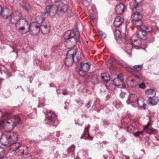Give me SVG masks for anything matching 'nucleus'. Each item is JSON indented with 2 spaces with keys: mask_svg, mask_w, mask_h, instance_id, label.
Wrapping results in <instances>:
<instances>
[{
  "mask_svg": "<svg viewBox=\"0 0 159 159\" xmlns=\"http://www.w3.org/2000/svg\"><path fill=\"white\" fill-rule=\"evenodd\" d=\"M11 76V75L9 74H7V78H9Z\"/></svg>",
  "mask_w": 159,
  "mask_h": 159,
  "instance_id": "bf43d9fd",
  "label": "nucleus"
},
{
  "mask_svg": "<svg viewBox=\"0 0 159 159\" xmlns=\"http://www.w3.org/2000/svg\"><path fill=\"white\" fill-rule=\"evenodd\" d=\"M21 119L17 115L12 116L6 120H2L0 121V129H3L6 131L13 129L17 124L20 123Z\"/></svg>",
  "mask_w": 159,
  "mask_h": 159,
  "instance_id": "f03ea898",
  "label": "nucleus"
},
{
  "mask_svg": "<svg viewBox=\"0 0 159 159\" xmlns=\"http://www.w3.org/2000/svg\"><path fill=\"white\" fill-rule=\"evenodd\" d=\"M133 24L135 25L137 27L140 28L142 29L143 26V23L141 20L136 21H135L133 22Z\"/></svg>",
  "mask_w": 159,
  "mask_h": 159,
  "instance_id": "cd10ccee",
  "label": "nucleus"
},
{
  "mask_svg": "<svg viewBox=\"0 0 159 159\" xmlns=\"http://www.w3.org/2000/svg\"><path fill=\"white\" fill-rule=\"evenodd\" d=\"M44 57H46V56H47V55H44Z\"/></svg>",
  "mask_w": 159,
  "mask_h": 159,
  "instance_id": "338daca9",
  "label": "nucleus"
},
{
  "mask_svg": "<svg viewBox=\"0 0 159 159\" xmlns=\"http://www.w3.org/2000/svg\"><path fill=\"white\" fill-rule=\"evenodd\" d=\"M97 111L99 113L100 111V110L99 109H98L97 110Z\"/></svg>",
  "mask_w": 159,
  "mask_h": 159,
  "instance_id": "0e129e2a",
  "label": "nucleus"
},
{
  "mask_svg": "<svg viewBox=\"0 0 159 159\" xmlns=\"http://www.w3.org/2000/svg\"><path fill=\"white\" fill-rule=\"evenodd\" d=\"M143 99H140L137 102V104L138 106L141 108H143L144 109H146V104L143 102Z\"/></svg>",
  "mask_w": 159,
  "mask_h": 159,
  "instance_id": "bb28decb",
  "label": "nucleus"
},
{
  "mask_svg": "<svg viewBox=\"0 0 159 159\" xmlns=\"http://www.w3.org/2000/svg\"><path fill=\"white\" fill-rule=\"evenodd\" d=\"M84 135H85L84 133L80 137V139H86V137H84Z\"/></svg>",
  "mask_w": 159,
  "mask_h": 159,
  "instance_id": "603ef678",
  "label": "nucleus"
},
{
  "mask_svg": "<svg viewBox=\"0 0 159 159\" xmlns=\"http://www.w3.org/2000/svg\"><path fill=\"white\" fill-rule=\"evenodd\" d=\"M58 89H57V93L58 94Z\"/></svg>",
  "mask_w": 159,
  "mask_h": 159,
  "instance_id": "69168bd1",
  "label": "nucleus"
},
{
  "mask_svg": "<svg viewBox=\"0 0 159 159\" xmlns=\"http://www.w3.org/2000/svg\"><path fill=\"white\" fill-rule=\"evenodd\" d=\"M12 147L14 149L15 154L21 156L22 159H31L30 154L27 152L26 146H22L20 143L17 142L13 145Z\"/></svg>",
  "mask_w": 159,
  "mask_h": 159,
  "instance_id": "39448f33",
  "label": "nucleus"
},
{
  "mask_svg": "<svg viewBox=\"0 0 159 159\" xmlns=\"http://www.w3.org/2000/svg\"><path fill=\"white\" fill-rule=\"evenodd\" d=\"M133 126L131 125H129L126 127V129L128 132H130Z\"/></svg>",
  "mask_w": 159,
  "mask_h": 159,
  "instance_id": "37998d69",
  "label": "nucleus"
},
{
  "mask_svg": "<svg viewBox=\"0 0 159 159\" xmlns=\"http://www.w3.org/2000/svg\"><path fill=\"white\" fill-rule=\"evenodd\" d=\"M56 8V14L61 16L67 11L68 6L64 3L61 2L59 4L58 6H57Z\"/></svg>",
  "mask_w": 159,
  "mask_h": 159,
  "instance_id": "1a4fd4ad",
  "label": "nucleus"
},
{
  "mask_svg": "<svg viewBox=\"0 0 159 159\" xmlns=\"http://www.w3.org/2000/svg\"><path fill=\"white\" fill-rule=\"evenodd\" d=\"M125 69L126 71L132 74L134 73V71L133 67H130V66H127L125 67Z\"/></svg>",
  "mask_w": 159,
  "mask_h": 159,
  "instance_id": "4c0bfd02",
  "label": "nucleus"
},
{
  "mask_svg": "<svg viewBox=\"0 0 159 159\" xmlns=\"http://www.w3.org/2000/svg\"><path fill=\"white\" fill-rule=\"evenodd\" d=\"M28 22L26 19L22 18L19 19L15 25L16 30L19 32L23 31L28 26Z\"/></svg>",
  "mask_w": 159,
  "mask_h": 159,
  "instance_id": "6e6552de",
  "label": "nucleus"
},
{
  "mask_svg": "<svg viewBox=\"0 0 159 159\" xmlns=\"http://www.w3.org/2000/svg\"><path fill=\"white\" fill-rule=\"evenodd\" d=\"M142 29L147 33V32H150L152 30V27L147 25L143 26Z\"/></svg>",
  "mask_w": 159,
  "mask_h": 159,
  "instance_id": "473e14b6",
  "label": "nucleus"
},
{
  "mask_svg": "<svg viewBox=\"0 0 159 159\" xmlns=\"http://www.w3.org/2000/svg\"><path fill=\"white\" fill-rule=\"evenodd\" d=\"M40 24L38 22H32L30 25H28V30L30 32L32 35L37 34L40 30Z\"/></svg>",
  "mask_w": 159,
  "mask_h": 159,
  "instance_id": "0eeeda50",
  "label": "nucleus"
},
{
  "mask_svg": "<svg viewBox=\"0 0 159 159\" xmlns=\"http://www.w3.org/2000/svg\"><path fill=\"white\" fill-rule=\"evenodd\" d=\"M135 77L138 79H140L141 78V75L139 72L134 71V73H133Z\"/></svg>",
  "mask_w": 159,
  "mask_h": 159,
  "instance_id": "e433bc0d",
  "label": "nucleus"
},
{
  "mask_svg": "<svg viewBox=\"0 0 159 159\" xmlns=\"http://www.w3.org/2000/svg\"><path fill=\"white\" fill-rule=\"evenodd\" d=\"M10 116V114L6 112L3 113L2 111H0V120L2 118L7 119Z\"/></svg>",
  "mask_w": 159,
  "mask_h": 159,
  "instance_id": "2f4dec72",
  "label": "nucleus"
},
{
  "mask_svg": "<svg viewBox=\"0 0 159 159\" xmlns=\"http://www.w3.org/2000/svg\"><path fill=\"white\" fill-rule=\"evenodd\" d=\"M143 133V131H137L134 133V135L136 137H138L139 135L142 134Z\"/></svg>",
  "mask_w": 159,
  "mask_h": 159,
  "instance_id": "79ce46f5",
  "label": "nucleus"
},
{
  "mask_svg": "<svg viewBox=\"0 0 159 159\" xmlns=\"http://www.w3.org/2000/svg\"><path fill=\"white\" fill-rule=\"evenodd\" d=\"M68 13H69V15H68L69 16H71L73 15V13H72V11L71 10H69L68 11Z\"/></svg>",
  "mask_w": 159,
  "mask_h": 159,
  "instance_id": "49530a36",
  "label": "nucleus"
},
{
  "mask_svg": "<svg viewBox=\"0 0 159 159\" xmlns=\"http://www.w3.org/2000/svg\"><path fill=\"white\" fill-rule=\"evenodd\" d=\"M46 11L43 12L41 14L42 16L46 15L48 16L50 14H56V10H55V7L53 5H49L46 8Z\"/></svg>",
  "mask_w": 159,
  "mask_h": 159,
  "instance_id": "9b49d317",
  "label": "nucleus"
},
{
  "mask_svg": "<svg viewBox=\"0 0 159 159\" xmlns=\"http://www.w3.org/2000/svg\"><path fill=\"white\" fill-rule=\"evenodd\" d=\"M130 40L133 45L134 46L139 47L141 44V41L138 39V37L136 35H134L131 36Z\"/></svg>",
  "mask_w": 159,
  "mask_h": 159,
  "instance_id": "4468645a",
  "label": "nucleus"
},
{
  "mask_svg": "<svg viewBox=\"0 0 159 159\" xmlns=\"http://www.w3.org/2000/svg\"><path fill=\"white\" fill-rule=\"evenodd\" d=\"M124 80L123 77L121 75H118L113 80L115 85L120 88H125V85L123 84Z\"/></svg>",
  "mask_w": 159,
  "mask_h": 159,
  "instance_id": "f8f14e48",
  "label": "nucleus"
},
{
  "mask_svg": "<svg viewBox=\"0 0 159 159\" xmlns=\"http://www.w3.org/2000/svg\"><path fill=\"white\" fill-rule=\"evenodd\" d=\"M101 77L103 80L107 82L110 80V76L109 74L107 73H103L101 74Z\"/></svg>",
  "mask_w": 159,
  "mask_h": 159,
  "instance_id": "b1692460",
  "label": "nucleus"
},
{
  "mask_svg": "<svg viewBox=\"0 0 159 159\" xmlns=\"http://www.w3.org/2000/svg\"><path fill=\"white\" fill-rule=\"evenodd\" d=\"M79 36L80 33L77 29L67 31L64 35V38L66 40V47L70 50H74L72 49L77 42L79 41Z\"/></svg>",
  "mask_w": 159,
  "mask_h": 159,
  "instance_id": "f257e3e1",
  "label": "nucleus"
},
{
  "mask_svg": "<svg viewBox=\"0 0 159 159\" xmlns=\"http://www.w3.org/2000/svg\"><path fill=\"white\" fill-rule=\"evenodd\" d=\"M137 85L138 86L139 88L142 89H145L146 87L145 84L144 83H141L138 84Z\"/></svg>",
  "mask_w": 159,
  "mask_h": 159,
  "instance_id": "58836bf2",
  "label": "nucleus"
},
{
  "mask_svg": "<svg viewBox=\"0 0 159 159\" xmlns=\"http://www.w3.org/2000/svg\"><path fill=\"white\" fill-rule=\"evenodd\" d=\"M77 65L81 69L84 70L87 72L88 71L90 68V65L88 62L83 63L82 62H81L79 65Z\"/></svg>",
  "mask_w": 159,
  "mask_h": 159,
  "instance_id": "412c9836",
  "label": "nucleus"
},
{
  "mask_svg": "<svg viewBox=\"0 0 159 159\" xmlns=\"http://www.w3.org/2000/svg\"><path fill=\"white\" fill-rule=\"evenodd\" d=\"M90 18L93 21L95 19L93 16H91Z\"/></svg>",
  "mask_w": 159,
  "mask_h": 159,
  "instance_id": "680f3d73",
  "label": "nucleus"
},
{
  "mask_svg": "<svg viewBox=\"0 0 159 159\" xmlns=\"http://www.w3.org/2000/svg\"><path fill=\"white\" fill-rule=\"evenodd\" d=\"M141 152H143V155H144L145 154V151L144 150H141Z\"/></svg>",
  "mask_w": 159,
  "mask_h": 159,
  "instance_id": "13d9d810",
  "label": "nucleus"
},
{
  "mask_svg": "<svg viewBox=\"0 0 159 159\" xmlns=\"http://www.w3.org/2000/svg\"><path fill=\"white\" fill-rule=\"evenodd\" d=\"M87 72L81 69L80 68H79V70L78 71V73L79 75L85 77L86 74Z\"/></svg>",
  "mask_w": 159,
  "mask_h": 159,
  "instance_id": "72a5a7b5",
  "label": "nucleus"
},
{
  "mask_svg": "<svg viewBox=\"0 0 159 159\" xmlns=\"http://www.w3.org/2000/svg\"><path fill=\"white\" fill-rule=\"evenodd\" d=\"M89 126H90V125H89L88 127H86L85 128V129H84V132H85L86 133H87V132H88L89 129Z\"/></svg>",
  "mask_w": 159,
  "mask_h": 159,
  "instance_id": "de8ad7c7",
  "label": "nucleus"
},
{
  "mask_svg": "<svg viewBox=\"0 0 159 159\" xmlns=\"http://www.w3.org/2000/svg\"><path fill=\"white\" fill-rule=\"evenodd\" d=\"M101 37L102 39H105L106 37V35L104 33H102L101 34Z\"/></svg>",
  "mask_w": 159,
  "mask_h": 159,
  "instance_id": "8fccbe9b",
  "label": "nucleus"
},
{
  "mask_svg": "<svg viewBox=\"0 0 159 159\" xmlns=\"http://www.w3.org/2000/svg\"><path fill=\"white\" fill-rule=\"evenodd\" d=\"M50 86L51 87H55L54 84L53 83H51L50 84Z\"/></svg>",
  "mask_w": 159,
  "mask_h": 159,
  "instance_id": "6e6d98bb",
  "label": "nucleus"
},
{
  "mask_svg": "<svg viewBox=\"0 0 159 159\" xmlns=\"http://www.w3.org/2000/svg\"><path fill=\"white\" fill-rule=\"evenodd\" d=\"M151 124L150 122H148L146 125L144 126V129L146 131V130L148 129L149 128H148L149 126Z\"/></svg>",
  "mask_w": 159,
  "mask_h": 159,
  "instance_id": "c03bdc74",
  "label": "nucleus"
},
{
  "mask_svg": "<svg viewBox=\"0 0 159 159\" xmlns=\"http://www.w3.org/2000/svg\"><path fill=\"white\" fill-rule=\"evenodd\" d=\"M18 139L17 134L14 132H11L7 133L6 134H3L0 138V142L2 145L5 146H10L12 149V151H14V149L12 146Z\"/></svg>",
  "mask_w": 159,
  "mask_h": 159,
  "instance_id": "7ed1b4c3",
  "label": "nucleus"
},
{
  "mask_svg": "<svg viewBox=\"0 0 159 159\" xmlns=\"http://www.w3.org/2000/svg\"><path fill=\"white\" fill-rule=\"evenodd\" d=\"M11 16V17L10 19L11 22L16 25L17 21L21 17L22 15L20 12H16L13 13Z\"/></svg>",
  "mask_w": 159,
  "mask_h": 159,
  "instance_id": "ddd939ff",
  "label": "nucleus"
},
{
  "mask_svg": "<svg viewBox=\"0 0 159 159\" xmlns=\"http://www.w3.org/2000/svg\"><path fill=\"white\" fill-rule=\"evenodd\" d=\"M45 121L47 124L55 125L54 123L57 120V115L51 110H47L46 113Z\"/></svg>",
  "mask_w": 159,
  "mask_h": 159,
  "instance_id": "423d86ee",
  "label": "nucleus"
},
{
  "mask_svg": "<svg viewBox=\"0 0 159 159\" xmlns=\"http://www.w3.org/2000/svg\"><path fill=\"white\" fill-rule=\"evenodd\" d=\"M143 66V64L138 65L134 66L133 68L134 71L139 72L142 70Z\"/></svg>",
  "mask_w": 159,
  "mask_h": 159,
  "instance_id": "c85d7f7f",
  "label": "nucleus"
},
{
  "mask_svg": "<svg viewBox=\"0 0 159 159\" xmlns=\"http://www.w3.org/2000/svg\"><path fill=\"white\" fill-rule=\"evenodd\" d=\"M137 35L138 38L142 39L145 40L147 38V33L142 29L137 31Z\"/></svg>",
  "mask_w": 159,
  "mask_h": 159,
  "instance_id": "f3484780",
  "label": "nucleus"
},
{
  "mask_svg": "<svg viewBox=\"0 0 159 159\" xmlns=\"http://www.w3.org/2000/svg\"><path fill=\"white\" fill-rule=\"evenodd\" d=\"M126 52L129 54L130 56L131 55V50L133 48V45L131 42L130 43H127L125 46Z\"/></svg>",
  "mask_w": 159,
  "mask_h": 159,
  "instance_id": "393cba45",
  "label": "nucleus"
},
{
  "mask_svg": "<svg viewBox=\"0 0 159 159\" xmlns=\"http://www.w3.org/2000/svg\"><path fill=\"white\" fill-rule=\"evenodd\" d=\"M125 93L121 92L120 93V96L121 98H124V96H125Z\"/></svg>",
  "mask_w": 159,
  "mask_h": 159,
  "instance_id": "3c124183",
  "label": "nucleus"
},
{
  "mask_svg": "<svg viewBox=\"0 0 159 159\" xmlns=\"http://www.w3.org/2000/svg\"><path fill=\"white\" fill-rule=\"evenodd\" d=\"M108 143V142H107L106 141H103L102 142V143H104L105 144H107V143Z\"/></svg>",
  "mask_w": 159,
  "mask_h": 159,
  "instance_id": "4d7b16f0",
  "label": "nucleus"
},
{
  "mask_svg": "<svg viewBox=\"0 0 159 159\" xmlns=\"http://www.w3.org/2000/svg\"><path fill=\"white\" fill-rule=\"evenodd\" d=\"M148 101L150 104H151L152 105H155L158 102L159 99L157 97L154 96L149 98Z\"/></svg>",
  "mask_w": 159,
  "mask_h": 159,
  "instance_id": "5701e85b",
  "label": "nucleus"
},
{
  "mask_svg": "<svg viewBox=\"0 0 159 159\" xmlns=\"http://www.w3.org/2000/svg\"><path fill=\"white\" fill-rule=\"evenodd\" d=\"M81 56L80 52H78L77 50H69L67 52L66 57L65 60L66 65L70 66L74 62L77 63L81 59Z\"/></svg>",
  "mask_w": 159,
  "mask_h": 159,
  "instance_id": "20e7f679",
  "label": "nucleus"
},
{
  "mask_svg": "<svg viewBox=\"0 0 159 159\" xmlns=\"http://www.w3.org/2000/svg\"><path fill=\"white\" fill-rule=\"evenodd\" d=\"M123 21V18L120 16H118L116 17L114 20V25L116 27H120L122 25Z\"/></svg>",
  "mask_w": 159,
  "mask_h": 159,
  "instance_id": "aec40b11",
  "label": "nucleus"
},
{
  "mask_svg": "<svg viewBox=\"0 0 159 159\" xmlns=\"http://www.w3.org/2000/svg\"><path fill=\"white\" fill-rule=\"evenodd\" d=\"M19 4L20 6L24 9L26 11H29L30 7V5L28 3L22 2V3H20Z\"/></svg>",
  "mask_w": 159,
  "mask_h": 159,
  "instance_id": "a878e982",
  "label": "nucleus"
},
{
  "mask_svg": "<svg viewBox=\"0 0 159 159\" xmlns=\"http://www.w3.org/2000/svg\"><path fill=\"white\" fill-rule=\"evenodd\" d=\"M146 96L150 98L155 95L156 93L154 90L150 89L147 90L145 92Z\"/></svg>",
  "mask_w": 159,
  "mask_h": 159,
  "instance_id": "4be33fe9",
  "label": "nucleus"
},
{
  "mask_svg": "<svg viewBox=\"0 0 159 159\" xmlns=\"http://www.w3.org/2000/svg\"><path fill=\"white\" fill-rule=\"evenodd\" d=\"M5 154V150L2 147H0V157L3 156Z\"/></svg>",
  "mask_w": 159,
  "mask_h": 159,
  "instance_id": "ea45409f",
  "label": "nucleus"
},
{
  "mask_svg": "<svg viewBox=\"0 0 159 159\" xmlns=\"http://www.w3.org/2000/svg\"><path fill=\"white\" fill-rule=\"evenodd\" d=\"M20 0H14V2L16 3H17Z\"/></svg>",
  "mask_w": 159,
  "mask_h": 159,
  "instance_id": "864d4df0",
  "label": "nucleus"
},
{
  "mask_svg": "<svg viewBox=\"0 0 159 159\" xmlns=\"http://www.w3.org/2000/svg\"><path fill=\"white\" fill-rule=\"evenodd\" d=\"M9 10L7 8H2L0 5V16H1L3 18L7 19Z\"/></svg>",
  "mask_w": 159,
  "mask_h": 159,
  "instance_id": "2eb2a0df",
  "label": "nucleus"
},
{
  "mask_svg": "<svg viewBox=\"0 0 159 159\" xmlns=\"http://www.w3.org/2000/svg\"><path fill=\"white\" fill-rule=\"evenodd\" d=\"M75 146L74 145H72L68 149V152H70L71 151L74 152L75 149Z\"/></svg>",
  "mask_w": 159,
  "mask_h": 159,
  "instance_id": "a19ab883",
  "label": "nucleus"
},
{
  "mask_svg": "<svg viewBox=\"0 0 159 159\" xmlns=\"http://www.w3.org/2000/svg\"><path fill=\"white\" fill-rule=\"evenodd\" d=\"M116 86L115 85V83L114 84H111L109 86L107 85V84L105 85V86L108 89V90L110 91H112L115 89L114 86Z\"/></svg>",
  "mask_w": 159,
  "mask_h": 159,
  "instance_id": "c9c22d12",
  "label": "nucleus"
},
{
  "mask_svg": "<svg viewBox=\"0 0 159 159\" xmlns=\"http://www.w3.org/2000/svg\"><path fill=\"white\" fill-rule=\"evenodd\" d=\"M91 106V102L90 101H89L87 104V107L88 108H89Z\"/></svg>",
  "mask_w": 159,
  "mask_h": 159,
  "instance_id": "09e8293b",
  "label": "nucleus"
},
{
  "mask_svg": "<svg viewBox=\"0 0 159 159\" xmlns=\"http://www.w3.org/2000/svg\"><path fill=\"white\" fill-rule=\"evenodd\" d=\"M87 1V0H84L83 2H85V1Z\"/></svg>",
  "mask_w": 159,
  "mask_h": 159,
  "instance_id": "774afa93",
  "label": "nucleus"
},
{
  "mask_svg": "<svg viewBox=\"0 0 159 159\" xmlns=\"http://www.w3.org/2000/svg\"><path fill=\"white\" fill-rule=\"evenodd\" d=\"M156 139L158 140H159V136H157L156 137Z\"/></svg>",
  "mask_w": 159,
  "mask_h": 159,
  "instance_id": "e2e57ef3",
  "label": "nucleus"
},
{
  "mask_svg": "<svg viewBox=\"0 0 159 159\" xmlns=\"http://www.w3.org/2000/svg\"><path fill=\"white\" fill-rule=\"evenodd\" d=\"M139 100L138 97L136 94L131 93L128 96L126 102L128 104H129L130 102H134L137 101V102Z\"/></svg>",
  "mask_w": 159,
  "mask_h": 159,
  "instance_id": "dca6fc26",
  "label": "nucleus"
},
{
  "mask_svg": "<svg viewBox=\"0 0 159 159\" xmlns=\"http://www.w3.org/2000/svg\"><path fill=\"white\" fill-rule=\"evenodd\" d=\"M157 131V130L153 129L152 128H150L146 130V132L147 133L151 134H154Z\"/></svg>",
  "mask_w": 159,
  "mask_h": 159,
  "instance_id": "f704fd0d",
  "label": "nucleus"
},
{
  "mask_svg": "<svg viewBox=\"0 0 159 159\" xmlns=\"http://www.w3.org/2000/svg\"><path fill=\"white\" fill-rule=\"evenodd\" d=\"M120 139L121 140V141L122 143L124 142L126 140L124 138H122L121 139Z\"/></svg>",
  "mask_w": 159,
  "mask_h": 159,
  "instance_id": "5fc2aeb1",
  "label": "nucleus"
},
{
  "mask_svg": "<svg viewBox=\"0 0 159 159\" xmlns=\"http://www.w3.org/2000/svg\"><path fill=\"white\" fill-rule=\"evenodd\" d=\"M142 15L138 12L134 13L131 16L133 22L142 20Z\"/></svg>",
  "mask_w": 159,
  "mask_h": 159,
  "instance_id": "6ab92c4d",
  "label": "nucleus"
},
{
  "mask_svg": "<svg viewBox=\"0 0 159 159\" xmlns=\"http://www.w3.org/2000/svg\"><path fill=\"white\" fill-rule=\"evenodd\" d=\"M143 0H134L136 2V5H134L133 10H137V8L139 7V4L143 2Z\"/></svg>",
  "mask_w": 159,
  "mask_h": 159,
  "instance_id": "7c9ffc66",
  "label": "nucleus"
},
{
  "mask_svg": "<svg viewBox=\"0 0 159 159\" xmlns=\"http://www.w3.org/2000/svg\"><path fill=\"white\" fill-rule=\"evenodd\" d=\"M62 91L63 95H65L68 94V92L66 89H62Z\"/></svg>",
  "mask_w": 159,
  "mask_h": 159,
  "instance_id": "a18cd8bd",
  "label": "nucleus"
},
{
  "mask_svg": "<svg viewBox=\"0 0 159 159\" xmlns=\"http://www.w3.org/2000/svg\"><path fill=\"white\" fill-rule=\"evenodd\" d=\"M125 6L122 3H120L116 7L115 10L116 13L118 15H121L124 11Z\"/></svg>",
  "mask_w": 159,
  "mask_h": 159,
  "instance_id": "a211bd4d",
  "label": "nucleus"
},
{
  "mask_svg": "<svg viewBox=\"0 0 159 159\" xmlns=\"http://www.w3.org/2000/svg\"><path fill=\"white\" fill-rule=\"evenodd\" d=\"M0 159H7V158L6 157H2L1 158H0Z\"/></svg>",
  "mask_w": 159,
  "mask_h": 159,
  "instance_id": "052dcab7",
  "label": "nucleus"
},
{
  "mask_svg": "<svg viewBox=\"0 0 159 159\" xmlns=\"http://www.w3.org/2000/svg\"><path fill=\"white\" fill-rule=\"evenodd\" d=\"M114 35L116 39H119L121 37V32L119 30H116L114 33Z\"/></svg>",
  "mask_w": 159,
  "mask_h": 159,
  "instance_id": "c756f323",
  "label": "nucleus"
},
{
  "mask_svg": "<svg viewBox=\"0 0 159 159\" xmlns=\"http://www.w3.org/2000/svg\"><path fill=\"white\" fill-rule=\"evenodd\" d=\"M42 32L44 34L48 33L50 30V24L48 20H43L40 26Z\"/></svg>",
  "mask_w": 159,
  "mask_h": 159,
  "instance_id": "9d476101",
  "label": "nucleus"
}]
</instances>
